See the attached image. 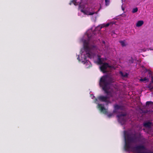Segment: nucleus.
Listing matches in <instances>:
<instances>
[{
    "instance_id": "nucleus-19",
    "label": "nucleus",
    "mask_w": 153,
    "mask_h": 153,
    "mask_svg": "<svg viewBox=\"0 0 153 153\" xmlns=\"http://www.w3.org/2000/svg\"><path fill=\"white\" fill-rule=\"evenodd\" d=\"M105 5H108L109 3V0H105Z\"/></svg>"
},
{
    "instance_id": "nucleus-16",
    "label": "nucleus",
    "mask_w": 153,
    "mask_h": 153,
    "mask_svg": "<svg viewBox=\"0 0 153 153\" xmlns=\"http://www.w3.org/2000/svg\"><path fill=\"white\" fill-rule=\"evenodd\" d=\"M153 104V102L151 101H147L146 102V106H148L150 105Z\"/></svg>"
},
{
    "instance_id": "nucleus-9",
    "label": "nucleus",
    "mask_w": 153,
    "mask_h": 153,
    "mask_svg": "<svg viewBox=\"0 0 153 153\" xmlns=\"http://www.w3.org/2000/svg\"><path fill=\"white\" fill-rule=\"evenodd\" d=\"M77 0H73L71 1L69 3L70 5H71L72 3L73 4L75 5H79V7H80V3H79V2H76Z\"/></svg>"
},
{
    "instance_id": "nucleus-27",
    "label": "nucleus",
    "mask_w": 153,
    "mask_h": 153,
    "mask_svg": "<svg viewBox=\"0 0 153 153\" xmlns=\"http://www.w3.org/2000/svg\"><path fill=\"white\" fill-rule=\"evenodd\" d=\"M122 10H124V8L122 7Z\"/></svg>"
},
{
    "instance_id": "nucleus-6",
    "label": "nucleus",
    "mask_w": 153,
    "mask_h": 153,
    "mask_svg": "<svg viewBox=\"0 0 153 153\" xmlns=\"http://www.w3.org/2000/svg\"><path fill=\"white\" fill-rule=\"evenodd\" d=\"M99 9L96 12H91L90 11V8H87L85 10H84L83 9L81 10V11L82 12L84 13L85 14L88 15H92L94 14H97V12L99 11Z\"/></svg>"
},
{
    "instance_id": "nucleus-2",
    "label": "nucleus",
    "mask_w": 153,
    "mask_h": 153,
    "mask_svg": "<svg viewBox=\"0 0 153 153\" xmlns=\"http://www.w3.org/2000/svg\"><path fill=\"white\" fill-rule=\"evenodd\" d=\"M114 81L113 78L108 75L102 76L100 79L99 85L102 87V90L107 96H100L98 97V100L100 101L108 102V99L109 98L108 96L111 97V94L110 91H108L109 86Z\"/></svg>"
},
{
    "instance_id": "nucleus-21",
    "label": "nucleus",
    "mask_w": 153,
    "mask_h": 153,
    "mask_svg": "<svg viewBox=\"0 0 153 153\" xmlns=\"http://www.w3.org/2000/svg\"><path fill=\"white\" fill-rule=\"evenodd\" d=\"M146 71H148L149 74L150 75H152V72L150 70H146Z\"/></svg>"
},
{
    "instance_id": "nucleus-26",
    "label": "nucleus",
    "mask_w": 153,
    "mask_h": 153,
    "mask_svg": "<svg viewBox=\"0 0 153 153\" xmlns=\"http://www.w3.org/2000/svg\"><path fill=\"white\" fill-rule=\"evenodd\" d=\"M102 42L104 44H105V42L104 41H102Z\"/></svg>"
},
{
    "instance_id": "nucleus-12",
    "label": "nucleus",
    "mask_w": 153,
    "mask_h": 153,
    "mask_svg": "<svg viewBox=\"0 0 153 153\" xmlns=\"http://www.w3.org/2000/svg\"><path fill=\"white\" fill-rule=\"evenodd\" d=\"M120 75L123 77H128V74L127 73H123L122 71H120Z\"/></svg>"
},
{
    "instance_id": "nucleus-17",
    "label": "nucleus",
    "mask_w": 153,
    "mask_h": 153,
    "mask_svg": "<svg viewBox=\"0 0 153 153\" xmlns=\"http://www.w3.org/2000/svg\"><path fill=\"white\" fill-rule=\"evenodd\" d=\"M120 43L121 45L123 47H124L126 46V45L125 44V42L124 41H120Z\"/></svg>"
},
{
    "instance_id": "nucleus-22",
    "label": "nucleus",
    "mask_w": 153,
    "mask_h": 153,
    "mask_svg": "<svg viewBox=\"0 0 153 153\" xmlns=\"http://www.w3.org/2000/svg\"><path fill=\"white\" fill-rule=\"evenodd\" d=\"M150 82L152 83H153V77L152 76V79Z\"/></svg>"
},
{
    "instance_id": "nucleus-20",
    "label": "nucleus",
    "mask_w": 153,
    "mask_h": 153,
    "mask_svg": "<svg viewBox=\"0 0 153 153\" xmlns=\"http://www.w3.org/2000/svg\"><path fill=\"white\" fill-rule=\"evenodd\" d=\"M129 62L131 63H133L134 62L133 59L132 57H131V59L129 60Z\"/></svg>"
},
{
    "instance_id": "nucleus-1",
    "label": "nucleus",
    "mask_w": 153,
    "mask_h": 153,
    "mask_svg": "<svg viewBox=\"0 0 153 153\" xmlns=\"http://www.w3.org/2000/svg\"><path fill=\"white\" fill-rule=\"evenodd\" d=\"M124 136L125 140V150L126 151H129L130 149H134L137 153H153L149 150L146 152H141V151L146 150V149L143 145L137 146L134 147L132 146V143H135L137 142V137L135 134L132 133H129L126 131H124Z\"/></svg>"
},
{
    "instance_id": "nucleus-14",
    "label": "nucleus",
    "mask_w": 153,
    "mask_h": 153,
    "mask_svg": "<svg viewBox=\"0 0 153 153\" xmlns=\"http://www.w3.org/2000/svg\"><path fill=\"white\" fill-rule=\"evenodd\" d=\"M152 83L150 82V84L148 85L147 87L149 88L150 91H152L153 89V86L152 85Z\"/></svg>"
},
{
    "instance_id": "nucleus-23",
    "label": "nucleus",
    "mask_w": 153,
    "mask_h": 153,
    "mask_svg": "<svg viewBox=\"0 0 153 153\" xmlns=\"http://www.w3.org/2000/svg\"><path fill=\"white\" fill-rule=\"evenodd\" d=\"M112 115H113V114H108V116L109 117H111Z\"/></svg>"
},
{
    "instance_id": "nucleus-3",
    "label": "nucleus",
    "mask_w": 153,
    "mask_h": 153,
    "mask_svg": "<svg viewBox=\"0 0 153 153\" xmlns=\"http://www.w3.org/2000/svg\"><path fill=\"white\" fill-rule=\"evenodd\" d=\"M84 48L86 51V56H84V60L82 61V62L85 65V67L86 68H89L91 66L90 62L86 60V56L88 58H91V55L90 53L91 50V49L94 48L95 46L94 45H92L90 46L89 45V43L88 42L85 41L84 42Z\"/></svg>"
},
{
    "instance_id": "nucleus-10",
    "label": "nucleus",
    "mask_w": 153,
    "mask_h": 153,
    "mask_svg": "<svg viewBox=\"0 0 153 153\" xmlns=\"http://www.w3.org/2000/svg\"><path fill=\"white\" fill-rule=\"evenodd\" d=\"M97 63L99 65L102 64L103 63L102 62V61L100 58V55L98 56V59L97 61Z\"/></svg>"
},
{
    "instance_id": "nucleus-4",
    "label": "nucleus",
    "mask_w": 153,
    "mask_h": 153,
    "mask_svg": "<svg viewBox=\"0 0 153 153\" xmlns=\"http://www.w3.org/2000/svg\"><path fill=\"white\" fill-rule=\"evenodd\" d=\"M126 113H121L117 115L118 121L121 124H124L126 121Z\"/></svg>"
},
{
    "instance_id": "nucleus-28",
    "label": "nucleus",
    "mask_w": 153,
    "mask_h": 153,
    "mask_svg": "<svg viewBox=\"0 0 153 153\" xmlns=\"http://www.w3.org/2000/svg\"><path fill=\"white\" fill-rule=\"evenodd\" d=\"M79 57H78V58H77V59H79Z\"/></svg>"
},
{
    "instance_id": "nucleus-15",
    "label": "nucleus",
    "mask_w": 153,
    "mask_h": 153,
    "mask_svg": "<svg viewBox=\"0 0 153 153\" xmlns=\"http://www.w3.org/2000/svg\"><path fill=\"white\" fill-rule=\"evenodd\" d=\"M122 106L118 105H116L114 106V108L115 109H121Z\"/></svg>"
},
{
    "instance_id": "nucleus-31",
    "label": "nucleus",
    "mask_w": 153,
    "mask_h": 153,
    "mask_svg": "<svg viewBox=\"0 0 153 153\" xmlns=\"http://www.w3.org/2000/svg\"><path fill=\"white\" fill-rule=\"evenodd\" d=\"M123 0H122V1H123Z\"/></svg>"
},
{
    "instance_id": "nucleus-25",
    "label": "nucleus",
    "mask_w": 153,
    "mask_h": 153,
    "mask_svg": "<svg viewBox=\"0 0 153 153\" xmlns=\"http://www.w3.org/2000/svg\"><path fill=\"white\" fill-rule=\"evenodd\" d=\"M142 140L144 141V142H145V141H146V139L145 138H143L142 139Z\"/></svg>"
},
{
    "instance_id": "nucleus-11",
    "label": "nucleus",
    "mask_w": 153,
    "mask_h": 153,
    "mask_svg": "<svg viewBox=\"0 0 153 153\" xmlns=\"http://www.w3.org/2000/svg\"><path fill=\"white\" fill-rule=\"evenodd\" d=\"M144 23V22L142 20L139 21L137 22L136 24V26L137 27H140Z\"/></svg>"
},
{
    "instance_id": "nucleus-18",
    "label": "nucleus",
    "mask_w": 153,
    "mask_h": 153,
    "mask_svg": "<svg viewBox=\"0 0 153 153\" xmlns=\"http://www.w3.org/2000/svg\"><path fill=\"white\" fill-rule=\"evenodd\" d=\"M138 11V8L137 7H136L135 8H134L132 10V13H134L137 12Z\"/></svg>"
},
{
    "instance_id": "nucleus-8",
    "label": "nucleus",
    "mask_w": 153,
    "mask_h": 153,
    "mask_svg": "<svg viewBox=\"0 0 153 153\" xmlns=\"http://www.w3.org/2000/svg\"><path fill=\"white\" fill-rule=\"evenodd\" d=\"M152 123L150 122H144L143 123V126L146 128H150L152 126Z\"/></svg>"
},
{
    "instance_id": "nucleus-29",
    "label": "nucleus",
    "mask_w": 153,
    "mask_h": 153,
    "mask_svg": "<svg viewBox=\"0 0 153 153\" xmlns=\"http://www.w3.org/2000/svg\"><path fill=\"white\" fill-rule=\"evenodd\" d=\"M143 144H144L145 143V142H143Z\"/></svg>"
},
{
    "instance_id": "nucleus-13",
    "label": "nucleus",
    "mask_w": 153,
    "mask_h": 153,
    "mask_svg": "<svg viewBox=\"0 0 153 153\" xmlns=\"http://www.w3.org/2000/svg\"><path fill=\"white\" fill-rule=\"evenodd\" d=\"M140 81L144 82H146L149 81V79L146 77H145L143 78H141L140 79Z\"/></svg>"
},
{
    "instance_id": "nucleus-24",
    "label": "nucleus",
    "mask_w": 153,
    "mask_h": 153,
    "mask_svg": "<svg viewBox=\"0 0 153 153\" xmlns=\"http://www.w3.org/2000/svg\"><path fill=\"white\" fill-rule=\"evenodd\" d=\"M109 25H110L109 23H108L106 24L105 26L106 27H108Z\"/></svg>"
},
{
    "instance_id": "nucleus-7",
    "label": "nucleus",
    "mask_w": 153,
    "mask_h": 153,
    "mask_svg": "<svg viewBox=\"0 0 153 153\" xmlns=\"http://www.w3.org/2000/svg\"><path fill=\"white\" fill-rule=\"evenodd\" d=\"M98 108L100 111L104 114L107 113V110L104 108V105L102 104H98Z\"/></svg>"
},
{
    "instance_id": "nucleus-5",
    "label": "nucleus",
    "mask_w": 153,
    "mask_h": 153,
    "mask_svg": "<svg viewBox=\"0 0 153 153\" xmlns=\"http://www.w3.org/2000/svg\"><path fill=\"white\" fill-rule=\"evenodd\" d=\"M111 68V66L107 63H103L100 66V69L101 71L103 73H106L107 71L106 70L107 68Z\"/></svg>"
},
{
    "instance_id": "nucleus-30",
    "label": "nucleus",
    "mask_w": 153,
    "mask_h": 153,
    "mask_svg": "<svg viewBox=\"0 0 153 153\" xmlns=\"http://www.w3.org/2000/svg\"><path fill=\"white\" fill-rule=\"evenodd\" d=\"M152 94H153V93Z\"/></svg>"
}]
</instances>
